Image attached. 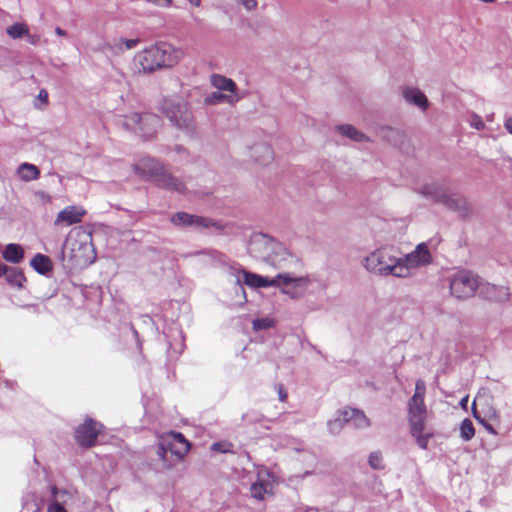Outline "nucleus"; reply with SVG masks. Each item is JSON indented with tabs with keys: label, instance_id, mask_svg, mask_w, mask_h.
I'll list each match as a JSON object with an SVG mask.
<instances>
[{
	"label": "nucleus",
	"instance_id": "nucleus-1",
	"mask_svg": "<svg viewBox=\"0 0 512 512\" xmlns=\"http://www.w3.org/2000/svg\"><path fill=\"white\" fill-rule=\"evenodd\" d=\"M182 51L168 43H157L135 55L134 62L140 73H152L157 69L172 67L182 58Z\"/></svg>",
	"mask_w": 512,
	"mask_h": 512
},
{
	"label": "nucleus",
	"instance_id": "nucleus-2",
	"mask_svg": "<svg viewBox=\"0 0 512 512\" xmlns=\"http://www.w3.org/2000/svg\"><path fill=\"white\" fill-rule=\"evenodd\" d=\"M135 173L156 186L178 193H184V183L168 173L163 165L151 157H143L134 164Z\"/></svg>",
	"mask_w": 512,
	"mask_h": 512
},
{
	"label": "nucleus",
	"instance_id": "nucleus-3",
	"mask_svg": "<svg viewBox=\"0 0 512 512\" xmlns=\"http://www.w3.org/2000/svg\"><path fill=\"white\" fill-rule=\"evenodd\" d=\"M252 245L263 246V258L278 269L299 270L302 268V262L296 255L290 253L283 244L268 235L256 236Z\"/></svg>",
	"mask_w": 512,
	"mask_h": 512
},
{
	"label": "nucleus",
	"instance_id": "nucleus-4",
	"mask_svg": "<svg viewBox=\"0 0 512 512\" xmlns=\"http://www.w3.org/2000/svg\"><path fill=\"white\" fill-rule=\"evenodd\" d=\"M364 266L378 276L402 277L403 267L399 264L396 250L392 246H383L368 254Z\"/></svg>",
	"mask_w": 512,
	"mask_h": 512
},
{
	"label": "nucleus",
	"instance_id": "nucleus-5",
	"mask_svg": "<svg viewBox=\"0 0 512 512\" xmlns=\"http://www.w3.org/2000/svg\"><path fill=\"white\" fill-rule=\"evenodd\" d=\"M190 442L180 432L170 431L158 439L157 455L167 468L179 463L189 452Z\"/></svg>",
	"mask_w": 512,
	"mask_h": 512
},
{
	"label": "nucleus",
	"instance_id": "nucleus-6",
	"mask_svg": "<svg viewBox=\"0 0 512 512\" xmlns=\"http://www.w3.org/2000/svg\"><path fill=\"white\" fill-rule=\"evenodd\" d=\"M160 110L178 129L186 132L193 131L192 112L188 109V104L184 99L178 96L164 98Z\"/></svg>",
	"mask_w": 512,
	"mask_h": 512
},
{
	"label": "nucleus",
	"instance_id": "nucleus-7",
	"mask_svg": "<svg viewBox=\"0 0 512 512\" xmlns=\"http://www.w3.org/2000/svg\"><path fill=\"white\" fill-rule=\"evenodd\" d=\"M420 193L434 202L442 203L449 209L457 211L461 216H465L468 212L466 199L459 194H449L442 185L435 183L425 185Z\"/></svg>",
	"mask_w": 512,
	"mask_h": 512
},
{
	"label": "nucleus",
	"instance_id": "nucleus-8",
	"mask_svg": "<svg viewBox=\"0 0 512 512\" xmlns=\"http://www.w3.org/2000/svg\"><path fill=\"white\" fill-rule=\"evenodd\" d=\"M481 279L469 270H460L450 277V291L458 299L472 297L479 290Z\"/></svg>",
	"mask_w": 512,
	"mask_h": 512
},
{
	"label": "nucleus",
	"instance_id": "nucleus-9",
	"mask_svg": "<svg viewBox=\"0 0 512 512\" xmlns=\"http://www.w3.org/2000/svg\"><path fill=\"white\" fill-rule=\"evenodd\" d=\"M122 125L127 130L139 133L144 138H149L161 126V119L153 113H132L124 118Z\"/></svg>",
	"mask_w": 512,
	"mask_h": 512
},
{
	"label": "nucleus",
	"instance_id": "nucleus-10",
	"mask_svg": "<svg viewBox=\"0 0 512 512\" xmlns=\"http://www.w3.org/2000/svg\"><path fill=\"white\" fill-rule=\"evenodd\" d=\"M345 424L355 428H366L370 422L363 411L354 408L339 410L336 417L327 422L328 430L333 435L339 434Z\"/></svg>",
	"mask_w": 512,
	"mask_h": 512
},
{
	"label": "nucleus",
	"instance_id": "nucleus-11",
	"mask_svg": "<svg viewBox=\"0 0 512 512\" xmlns=\"http://www.w3.org/2000/svg\"><path fill=\"white\" fill-rule=\"evenodd\" d=\"M229 274L235 278V287L241 290L245 300L246 293L243 283L251 288L276 287V281L272 280V278L249 272L242 269L239 265L230 266Z\"/></svg>",
	"mask_w": 512,
	"mask_h": 512
},
{
	"label": "nucleus",
	"instance_id": "nucleus-12",
	"mask_svg": "<svg viewBox=\"0 0 512 512\" xmlns=\"http://www.w3.org/2000/svg\"><path fill=\"white\" fill-rule=\"evenodd\" d=\"M172 224L178 227L185 228H195V229H204V228H215L217 230L224 229V225L220 222H216L208 217L198 216L189 214L186 212H177L173 214L170 218Z\"/></svg>",
	"mask_w": 512,
	"mask_h": 512
},
{
	"label": "nucleus",
	"instance_id": "nucleus-13",
	"mask_svg": "<svg viewBox=\"0 0 512 512\" xmlns=\"http://www.w3.org/2000/svg\"><path fill=\"white\" fill-rule=\"evenodd\" d=\"M431 260V255L425 243H420L411 253L398 257L399 264L403 267V275L401 278L408 277L410 271L420 265H425Z\"/></svg>",
	"mask_w": 512,
	"mask_h": 512
},
{
	"label": "nucleus",
	"instance_id": "nucleus-14",
	"mask_svg": "<svg viewBox=\"0 0 512 512\" xmlns=\"http://www.w3.org/2000/svg\"><path fill=\"white\" fill-rule=\"evenodd\" d=\"M102 427L101 423H98L91 418H87L75 431V439L77 443L82 447H91L94 445Z\"/></svg>",
	"mask_w": 512,
	"mask_h": 512
},
{
	"label": "nucleus",
	"instance_id": "nucleus-15",
	"mask_svg": "<svg viewBox=\"0 0 512 512\" xmlns=\"http://www.w3.org/2000/svg\"><path fill=\"white\" fill-rule=\"evenodd\" d=\"M72 499L73 495L70 491L51 486L47 512H68L67 506Z\"/></svg>",
	"mask_w": 512,
	"mask_h": 512
},
{
	"label": "nucleus",
	"instance_id": "nucleus-16",
	"mask_svg": "<svg viewBox=\"0 0 512 512\" xmlns=\"http://www.w3.org/2000/svg\"><path fill=\"white\" fill-rule=\"evenodd\" d=\"M427 418V408L424 400L410 399L408 402V421L410 427H415L417 431L418 426H425Z\"/></svg>",
	"mask_w": 512,
	"mask_h": 512
},
{
	"label": "nucleus",
	"instance_id": "nucleus-17",
	"mask_svg": "<svg viewBox=\"0 0 512 512\" xmlns=\"http://www.w3.org/2000/svg\"><path fill=\"white\" fill-rule=\"evenodd\" d=\"M85 214L86 210L82 206H66L57 214L54 224H64L66 226L78 224L82 221V218Z\"/></svg>",
	"mask_w": 512,
	"mask_h": 512
},
{
	"label": "nucleus",
	"instance_id": "nucleus-18",
	"mask_svg": "<svg viewBox=\"0 0 512 512\" xmlns=\"http://www.w3.org/2000/svg\"><path fill=\"white\" fill-rule=\"evenodd\" d=\"M479 292L483 297L496 302L505 301L510 297L508 287L483 283L482 281L480 284Z\"/></svg>",
	"mask_w": 512,
	"mask_h": 512
},
{
	"label": "nucleus",
	"instance_id": "nucleus-19",
	"mask_svg": "<svg viewBox=\"0 0 512 512\" xmlns=\"http://www.w3.org/2000/svg\"><path fill=\"white\" fill-rule=\"evenodd\" d=\"M272 280L276 281V287L293 285L295 288H305L310 283L308 276H295L291 272L279 273Z\"/></svg>",
	"mask_w": 512,
	"mask_h": 512
},
{
	"label": "nucleus",
	"instance_id": "nucleus-20",
	"mask_svg": "<svg viewBox=\"0 0 512 512\" xmlns=\"http://www.w3.org/2000/svg\"><path fill=\"white\" fill-rule=\"evenodd\" d=\"M172 334H165L168 344V352L180 355L184 348V336L180 328L171 329Z\"/></svg>",
	"mask_w": 512,
	"mask_h": 512
},
{
	"label": "nucleus",
	"instance_id": "nucleus-21",
	"mask_svg": "<svg viewBox=\"0 0 512 512\" xmlns=\"http://www.w3.org/2000/svg\"><path fill=\"white\" fill-rule=\"evenodd\" d=\"M404 99L421 110H426L428 107L427 97L418 89L412 87H406L403 89Z\"/></svg>",
	"mask_w": 512,
	"mask_h": 512
},
{
	"label": "nucleus",
	"instance_id": "nucleus-22",
	"mask_svg": "<svg viewBox=\"0 0 512 512\" xmlns=\"http://www.w3.org/2000/svg\"><path fill=\"white\" fill-rule=\"evenodd\" d=\"M239 99L240 97L238 93H224L217 90L216 92H212L205 97V104L216 105L219 103H228L232 105L238 102Z\"/></svg>",
	"mask_w": 512,
	"mask_h": 512
},
{
	"label": "nucleus",
	"instance_id": "nucleus-23",
	"mask_svg": "<svg viewBox=\"0 0 512 512\" xmlns=\"http://www.w3.org/2000/svg\"><path fill=\"white\" fill-rule=\"evenodd\" d=\"M210 82L214 88L224 93H237L236 83L223 75L213 74L210 77Z\"/></svg>",
	"mask_w": 512,
	"mask_h": 512
},
{
	"label": "nucleus",
	"instance_id": "nucleus-24",
	"mask_svg": "<svg viewBox=\"0 0 512 512\" xmlns=\"http://www.w3.org/2000/svg\"><path fill=\"white\" fill-rule=\"evenodd\" d=\"M24 256V249L16 243L7 244L2 252L3 259L12 264H19L24 259Z\"/></svg>",
	"mask_w": 512,
	"mask_h": 512
},
{
	"label": "nucleus",
	"instance_id": "nucleus-25",
	"mask_svg": "<svg viewBox=\"0 0 512 512\" xmlns=\"http://www.w3.org/2000/svg\"><path fill=\"white\" fill-rule=\"evenodd\" d=\"M251 155L254 160L261 165H266L271 162L274 156L272 148L263 143L255 145L252 148Z\"/></svg>",
	"mask_w": 512,
	"mask_h": 512
},
{
	"label": "nucleus",
	"instance_id": "nucleus-26",
	"mask_svg": "<svg viewBox=\"0 0 512 512\" xmlns=\"http://www.w3.org/2000/svg\"><path fill=\"white\" fill-rule=\"evenodd\" d=\"M140 40L135 39H115L112 43H107L105 46L114 54H121L126 50L135 48L139 44Z\"/></svg>",
	"mask_w": 512,
	"mask_h": 512
},
{
	"label": "nucleus",
	"instance_id": "nucleus-27",
	"mask_svg": "<svg viewBox=\"0 0 512 512\" xmlns=\"http://www.w3.org/2000/svg\"><path fill=\"white\" fill-rule=\"evenodd\" d=\"M31 267L41 275H47L52 270L50 258L41 253H37L30 261Z\"/></svg>",
	"mask_w": 512,
	"mask_h": 512
},
{
	"label": "nucleus",
	"instance_id": "nucleus-28",
	"mask_svg": "<svg viewBox=\"0 0 512 512\" xmlns=\"http://www.w3.org/2000/svg\"><path fill=\"white\" fill-rule=\"evenodd\" d=\"M17 172L20 178L26 182L36 180L40 176V170L38 169V167L35 166L34 164H30L27 162L22 163L18 167Z\"/></svg>",
	"mask_w": 512,
	"mask_h": 512
},
{
	"label": "nucleus",
	"instance_id": "nucleus-29",
	"mask_svg": "<svg viewBox=\"0 0 512 512\" xmlns=\"http://www.w3.org/2000/svg\"><path fill=\"white\" fill-rule=\"evenodd\" d=\"M411 435L416 439L417 445L426 450L428 448V443L430 438L433 437L432 432H425V426H418L417 431H415V427H410Z\"/></svg>",
	"mask_w": 512,
	"mask_h": 512
},
{
	"label": "nucleus",
	"instance_id": "nucleus-30",
	"mask_svg": "<svg viewBox=\"0 0 512 512\" xmlns=\"http://www.w3.org/2000/svg\"><path fill=\"white\" fill-rule=\"evenodd\" d=\"M6 282L12 286L21 288L26 281L25 275L21 269L10 266L6 275Z\"/></svg>",
	"mask_w": 512,
	"mask_h": 512
},
{
	"label": "nucleus",
	"instance_id": "nucleus-31",
	"mask_svg": "<svg viewBox=\"0 0 512 512\" xmlns=\"http://www.w3.org/2000/svg\"><path fill=\"white\" fill-rule=\"evenodd\" d=\"M337 129L342 135L357 142H361L366 138L362 132L358 131L351 125H340Z\"/></svg>",
	"mask_w": 512,
	"mask_h": 512
},
{
	"label": "nucleus",
	"instance_id": "nucleus-32",
	"mask_svg": "<svg viewBox=\"0 0 512 512\" xmlns=\"http://www.w3.org/2000/svg\"><path fill=\"white\" fill-rule=\"evenodd\" d=\"M460 435L464 441L471 440L475 435V429L470 419H464L460 425Z\"/></svg>",
	"mask_w": 512,
	"mask_h": 512
},
{
	"label": "nucleus",
	"instance_id": "nucleus-33",
	"mask_svg": "<svg viewBox=\"0 0 512 512\" xmlns=\"http://www.w3.org/2000/svg\"><path fill=\"white\" fill-rule=\"evenodd\" d=\"M269 489L271 485L268 482H256L251 486V493L254 498L261 500Z\"/></svg>",
	"mask_w": 512,
	"mask_h": 512
},
{
	"label": "nucleus",
	"instance_id": "nucleus-34",
	"mask_svg": "<svg viewBox=\"0 0 512 512\" xmlns=\"http://www.w3.org/2000/svg\"><path fill=\"white\" fill-rule=\"evenodd\" d=\"M7 34L13 39L21 38L28 34V28L23 23H15L7 28Z\"/></svg>",
	"mask_w": 512,
	"mask_h": 512
},
{
	"label": "nucleus",
	"instance_id": "nucleus-35",
	"mask_svg": "<svg viewBox=\"0 0 512 512\" xmlns=\"http://www.w3.org/2000/svg\"><path fill=\"white\" fill-rule=\"evenodd\" d=\"M211 450L219 453H233V444L227 441L215 442L212 444Z\"/></svg>",
	"mask_w": 512,
	"mask_h": 512
},
{
	"label": "nucleus",
	"instance_id": "nucleus-36",
	"mask_svg": "<svg viewBox=\"0 0 512 512\" xmlns=\"http://www.w3.org/2000/svg\"><path fill=\"white\" fill-rule=\"evenodd\" d=\"M368 462L373 469L380 470L384 468L382 455L378 451L372 452L369 455Z\"/></svg>",
	"mask_w": 512,
	"mask_h": 512
},
{
	"label": "nucleus",
	"instance_id": "nucleus-37",
	"mask_svg": "<svg viewBox=\"0 0 512 512\" xmlns=\"http://www.w3.org/2000/svg\"><path fill=\"white\" fill-rule=\"evenodd\" d=\"M425 392H426V385H425L424 381L417 380V382L415 384V392L411 399H413L414 401L424 400Z\"/></svg>",
	"mask_w": 512,
	"mask_h": 512
},
{
	"label": "nucleus",
	"instance_id": "nucleus-38",
	"mask_svg": "<svg viewBox=\"0 0 512 512\" xmlns=\"http://www.w3.org/2000/svg\"><path fill=\"white\" fill-rule=\"evenodd\" d=\"M468 122L471 127L475 128L476 130H483L485 127V124L482 120V118L477 115L476 113H471L468 119Z\"/></svg>",
	"mask_w": 512,
	"mask_h": 512
},
{
	"label": "nucleus",
	"instance_id": "nucleus-39",
	"mask_svg": "<svg viewBox=\"0 0 512 512\" xmlns=\"http://www.w3.org/2000/svg\"><path fill=\"white\" fill-rule=\"evenodd\" d=\"M473 415H474V417L479 421V423H480V424H481V425H482V426H483V427H484V428H485V429H486L490 434H492V435H497V434H498V433H497V431H496V429L493 427V425H492L489 421H487V420H485V419H482V418H480V417L477 415L475 408H473Z\"/></svg>",
	"mask_w": 512,
	"mask_h": 512
},
{
	"label": "nucleus",
	"instance_id": "nucleus-40",
	"mask_svg": "<svg viewBox=\"0 0 512 512\" xmlns=\"http://www.w3.org/2000/svg\"><path fill=\"white\" fill-rule=\"evenodd\" d=\"M242 5L245 7L247 11H252L257 7L256 0H241Z\"/></svg>",
	"mask_w": 512,
	"mask_h": 512
},
{
	"label": "nucleus",
	"instance_id": "nucleus-41",
	"mask_svg": "<svg viewBox=\"0 0 512 512\" xmlns=\"http://www.w3.org/2000/svg\"><path fill=\"white\" fill-rule=\"evenodd\" d=\"M276 390H277V393H278V396H279V400L281 402H285L286 399H287V392L285 391L283 385L282 384H277L276 385Z\"/></svg>",
	"mask_w": 512,
	"mask_h": 512
},
{
	"label": "nucleus",
	"instance_id": "nucleus-42",
	"mask_svg": "<svg viewBox=\"0 0 512 512\" xmlns=\"http://www.w3.org/2000/svg\"><path fill=\"white\" fill-rule=\"evenodd\" d=\"M10 266L0 262V278L7 275Z\"/></svg>",
	"mask_w": 512,
	"mask_h": 512
},
{
	"label": "nucleus",
	"instance_id": "nucleus-43",
	"mask_svg": "<svg viewBox=\"0 0 512 512\" xmlns=\"http://www.w3.org/2000/svg\"><path fill=\"white\" fill-rule=\"evenodd\" d=\"M504 126H505L506 130H507L510 134H512V116H511V117H508V118L505 120Z\"/></svg>",
	"mask_w": 512,
	"mask_h": 512
},
{
	"label": "nucleus",
	"instance_id": "nucleus-44",
	"mask_svg": "<svg viewBox=\"0 0 512 512\" xmlns=\"http://www.w3.org/2000/svg\"><path fill=\"white\" fill-rule=\"evenodd\" d=\"M266 326H267V320H265V319L254 321L255 328H263Z\"/></svg>",
	"mask_w": 512,
	"mask_h": 512
},
{
	"label": "nucleus",
	"instance_id": "nucleus-45",
	"mask_svg": "<svg viewBox=\"0 0 512 512\" xmlns=\"http://www.w3.org/2000/svg\"><path fill=\"white\" fill-rule=\"evenodd\" d=\"M130 330L132 332V334L134 335L135 339H136V342H137V346L140 347L141 344H140V339H139V334L138 332L136 331V329L133 327V326H130Z\"/></svg>",
	"mask_w": 512,
	"mask_h": 512
},
{
	"label": "nucleus",
	"instance_id": "nucleus-46",
	"mask_svg": "<svg viewBox=\"0 0 512 512\" xmlns=\"http://www.w3.org/2000/svg\"><path fill=\"white\" fill-rule=\"evenodd\" d=\"M38 97L42 100V101H47L48 99V93L46 90L42 89L40 92H39V95Z\"/></svg>",
	"mask_w": 512,
	"mask_h": 512
},
{
	"label": "nucleus",
	"instance_id": "nucleus-47",
	"mask_svg": "<svg viewBox=\"0 0 512 512\" xmlns=\"http://www.w3.org/2000/svg\"><path fill=\"white\" fill-rule=\"evenodd\" d=\"M55 33H56V35H58V36H66V35H67L66 31H65V30H63V29H62V28H60V27H56V28H55Z\"/></svg>",
	"mask_w": 512,
	"mask_h": 512
},
{
	"label": "nucleus",
	"instance_id": "nucleus-48",
	"mask_svg": "<svg viewBox=\"0 0 512 512\" xmlns=\"http://www.w3.org/2000/svg\"><path fill=\"white\" fill-rule=\"evenodd\" d=\"M192 6L199 7L201 5V0H187Z\"/></svg>",
	"mask_w": 512,
	"mask_h": 512
},
{
	"label": "nucleus",
	"instance_id": "nucleus-49",
	"mask_svg": "<svg viewBox=\"0 0 512 512\" xmlns=\"http://www.w3.org/2000/svg\"><path fill=\"white\" fill-rule=\"evenodd\" d=\"M467 401H468V397L463 398L460 402L461 406L466 407Z\"/></svg>",
	"mask_w": 512,
	"mask_h": 512
},
{
	"label": "nucleus",
	"instance_id": "nucleus-50",
	"mask_svg": "<svg viewBox=\"0 0 512 512\" xmlns=\"http://www.w3.org/2000/svg\"><path fill=\"white\" fill-rule=\"evenodd\" d=\"M30 42H31L32 44H35V43H36V41H35L34 37H31Z\"/></svg>",
	"mask_w": 512,
	"mask_h": 512
},
{
	"label": "nucleus",
	"instance_id": "nucleus-51",
	"mask_svg": "<svg viewBox=\"0 0 512 512\" xmlns=\"http://www.w3.org/2000/svg\"><path fill=\"white\" fill-rule=\"evenodd\" d=\"M203 252L202 251H197V252H194L193 255H199V254H202Z\"/></svg>",
	"mask_w": 512,
	"mask_h": 512
},
{
	"label": "nucleus",
	"instance_id": "nucleus-52",
	"mask_svg": "<svg viewBox=\"0 0 512 512\" xmlns=\"http://www.w3.org/2000/svg\"><path fill=\"white\" fill-rule=\"evenodd\" d=\"M238 2H240L241 0H237Z\"/></svg>",
	"mask_w": 512,
	"mask_h": 512
}]
</instances>
